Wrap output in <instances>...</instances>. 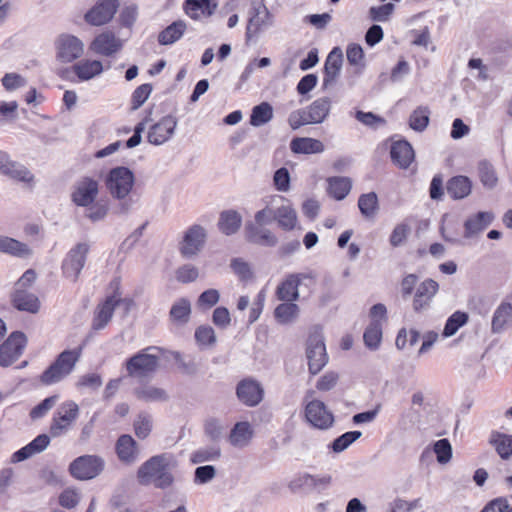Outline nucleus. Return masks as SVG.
<instances>
[{
    "mask_svg": "<svg viewBox=\"0 0 512 512\" xmlns=\"http://www.w3.org/2000/svg\"><path fill=\"white\" fill-rule=\"evenodd\" d=\"M177 460L171 453H161L146 460L137 470V480L142 485L165 489L174 482L173 470Z\"/></svg>",
    "mask_w": 512,
    "mask_h": 512,
    "instance_id": "1",
    "label": "nucleus"
},
{
    "mask_svg": "<svg viewBox=\"0 0 512 512\" xmlns=\"http://www.w3.org/2000/svg\"><path fill=\"white\" fill-rule=\"evenodd\" d=\"M83 346L62 351L55 361L41 374L40 381L44 385L60 382L72 373L81 358Z\"/></svg>",
    "mask_w": 512,
    "mask_h": 512,
    "instance_id": "2",
    "label": "nucleus"
},
{
    "mask_svg": "<svg viewBox=\"0 0 512 512\" xmlns=\"http://www.w3.org/2000/svg\"><path fill=\"white\" fill-rule=\"evenodd\" d=\"M274 23L275 17L265 5L264 0L252 1L248 11L245 32L246 42H249L264 30L274 26Z\"/></svg>",
    "mask_w": 512,
    "mask_h": 512,
    "instance_id": "3",
    "label": "nucleus"
},
{
    "mask_svg": "<svg viewBox=\"0 0 512 512\" xmlns=\"http://www.w3.org/2000/svg\"><path fill=\"white\" fill-rule=\"evenodd\" d=\"M159 353L158 347H147L130 357V378L150 377L159 365Z\"/></svg>",
    "mask_w": 512,
    "mask_h": 512,
    "instance_id": "4",
    "label": "nucleus"
},
{
    "mask_svg": "<svg viewBox=\"0 0 512 512\" xmlns=\"http://www.w3.org/2000/svg\"><path fill=\"white\" fill-rule=\"evenodd\" d=\"M56 60L68 64L79 59L84 53V43L78 37L63 33L54 42Z\"/></svg>",
    "mask_w": 512,
    "mask_h": 512,
    "instance_id": "5",
    "label": "nucleus"
},
{
    "mask_svg": "<svg viewBox=\"0 0 512 512\" xmlns=\"http://www.w3.org/2000/svg\"><path fill=\"white\" fill-rule=\"evenodd\" d=\"M104 469V460L97 455H83L73 460L69 466L71 475L79 480L97 477Z\"/></svg>",
    "mask_w": 512,
    "mask_h": 512,
    "instance_id": "6",
    "label": "nucleus"
},
{
    "mask_svg": "<svg viewBox=\"0 0 512 512\" xmlns=\"http://www.w3.org/2000/svg\"><path fill=\"white\" fill-rule=\"evenodd\" d=\"M79 416V407L74 401L62 403L51 422L50 433L53 437H58L66 432Z\"/></svg>",
    "mask_w": 512,
    "mask_h": 512,
    "instance_id": "7",
    "label": "nucleus"
},
{
    "mask_svg": "<svg viewBox=\"0 0 512 512\" xmlns=\"http://www.w3.org/2000/svg\"><path fill=\"white\" fill-rule=\"evenodd\" d=\"M305 418L315 428L327 430L334 424V415L320 400L307 401L305 405Z\"/></svg>",
    "mask_w": 512,
    "mask_h": 512,
    "instance_id": "8",
    "label": "nucleus"
},
{
    "mask_svg": "<svg viewBox=\"0 0 512 512\" xmlns=\"http://www.w3.org/2000/svg\"><path fill=\"white\" fill-rule=\"evenodd\" d=\"M207 238V232L204 227L194 224L184 233L183 240L180 243L179 251L185 258L196 256L204 247Z\"/></svg>",
    "mask_w": 512,
    "mask_h": 512,
    "instance_id": "9",
    "label": "nucleus"
},
{
    "mask_svg": "<svg viewBox=\"0 0 512 512\" xmlns=\"http://www.w3.org/2000/svg\"><path fill=\"white\" fill-rule=\"evenodd\" d=\"M306 355L309 371L315 375L319 373L328 362L326 347L320 334L310 335L307 341Z\"/></svg>",
    "mask_w": 512,
    "mask_h": 512,
    "instance_id": "10",
    "label": "nucleus"
},
{
    "mask_svg": "<svg viewBox=\"0 0 512 512\" xmlns=\"http://www.w3.org/2000/svg\"><path fill=\"white\" fill-rule=\"evenodd\" d=\"M120 6L119 0H98L84 15L85 21L92 26L109 23Z\"/></svg>",
    "mask_w": 512,
    "mask_h": 512,
    "instance_id": "11",
    "label": "nucleus"
},
{
    "mask_svg": "<svg viewBox=\"0 0 512 512\" xmlns=\"http://www.w3.org/2000/svg\"><path fill=\"white\" fill-rule=\"evenodd\" d=\"M27 338L24 333L13 332L8 339L0 345V365L10 366L22 355Z\"/></svg>",
    "mask_w": 512,
    "mask_h": 512,
    "instance_id": "12",
    "label": "nucleus"
},
{
    "mask_svg": "<svg viewBox=\"0 0 512 512\" xmlns=\"http://www.w3.org/2000/svg\"><path fill=\"white\" fill-rule=\"evenodd\" d=\"M88 251L89 246L86 243H79L69 251L62 265L66 278L76 282L85 265Z\"/></svg>",
    "mask_w": 512,
    "mask_h": 512,
    "instance_id": "13",
    "label": "nucleus"
},
{
    "mask_svg": "<svg viewBox=\"0 0 512 512\" xmlns=\"http://www.w3.org/2000/svg\"><path fill=\"white\" fill-rule=\"evenodd\" d=\"M236 395L244 405L255 407L262 401L264 390L258 381L245 378L237 384Z\"/></svg>",
    "mask_w": 512,
    "mask_h": 512,
    "instance_id": "14",
    "label": "nucleus"
},
{
    "mask_svg": "<svg viewBox=\"0 0 512 512\" xmlns=\"http://www.w3.org/2000/svg\"><path fill=\"white\" fill-rule=\"evenodd\" d=\"M177 119L172 115L164 116L159 122L152 125L148 131V141L154 145L167 142L174 134Z\"/></svg>",
    "mask_w": 512,
    "mask_h": 512,
    "instance_id": "15",
    "label": "nucleus"
},
{
    "mask_svg": "<svg viewBox=\"0 0 512 512\" xmlns=\"http://www.w3.org/2000/svg\"><path fill=\"white\" fill-rule=\"evenodd\" d=\"M122 46L123 42L113 32L104 31L94 38L89 49L98 55L111 56L117 53Z\"/></svg>",
    "mask_w": 512,
    "mask_h": 512,
    "instance_id": "16",
    "label": "nucleus"
},
{
    "mask_svg": "<svg viewBox=\"0 0 512 512\" xmlns=\"http://www.w3.org/2000/svg\"><path fill=\"white\" fill-rule=\"evenodd\" d=\"M439 285L433 279H426L418 285L413 299V310L417 313L430 307L433 297L438 292Z\"/></svg>",
    "mask_w": 512,
    "mask_h": 512,
    "instance_id": "17",
    "label": "nucleus"
},
{
    "mask_svg": "<svg viewBox=\"0 0 512 512\" xmlns=\"http://www.w3.org/2000/svg\"><path fill=\"white\" fill-rule=\"evenodd\" d=\"M309 278L308 274H289L276 289V297L280 301H296L299 298V285L302 280Z\"/></svg>",
    "mask_w": 512,
    "mask_h": 512,
    "instance_id": "18",
    "label": "nucleus"
},
{
    "mask_svg": "<svg viewBox=\"0 0 512 512\" xmlns=\"http://www.w3.org/2000/svg\"><path fill=\"white\" fill-rule=\"evenodd\" d=\"M106 186L113 197L125 198L128 195V168L112 169L106 179Z\"/></svg>",
    "mask_w": 512,
    "mask_h": 512,
    "instance_id": "19",
    "label": "nucleus"
},
{
    "mask_svg": "<svg viewBox=\"0 0 512 512\" xmlns=\"http://www.w3.org/2000/svg\"><path fill=\"white\" fill-rule=\"evenodd\" d=\"M343 64V52L341 48L334 47L328 54L324 64L323 86L328 88L333 86L340 74Z\"/></svg>",
    "mask_w": 512,
    "mask_h": 512,
    "instance_id": "20",
    "label": "nucleus"
},
{
    "mask_svg": "<svg viewBox=\"0 0 512 512\" xmlns=\"http://www.w3.org/2000/svg\"><path fill=\"white\" fill-rule=\"evenodd\" d=\"M98 194V183L91 178L80 180L72 194L73 202L78 206H88L95 200Z\"/></svg>",
    "mask_w": 512,
    "mask_h": 512,
    "instance_id": "21",
    "label": "nucleus"
},
{
    "mask_svg": "<svg viewBox=\"0 0 512 512\" xmlns=\"http://www.w3.org/2000/svg\"><path fill=\"white\" fill-rule=\"evenodd\" d=\"M494 220L492 212H478L464 222V237L471 239L482 233Z\"/></svg>",
    "mask_w": 512,
    "mask_h": 512,
    "instance_id": "22",
    "label": "nucleus"
},
{
    "mask_svg": "<svg viewBox=\"0 0 512 512\" xmlns=\"http://www.w3.org/2000/svg\"><path fill=\"white\" fill-rule=\"evenodd\" d=\"M119 302V295L115 293L107 297L102 304L98 305L92 322V328L94 330H101L108 324Z\"/></svg>",
    "mask_w": 512,
    "mask_h": 512,
    "instance_id": "23",
    "label": "nucleus"
},
{
    "mask_svg": "<svg viewBox=\"0 0 512 512\" xmlns=\"http://www.w3.org/2000/svg\"><path fill=\"white\" fill-rule=\"evenodd\" d=\"M217 0H185L184 11L193 20L210 17L217 8Z\"/></svg>",
    "mask_w": 512,
    "mask_h": 512,
    "instance_id": "24",
    "label": "nucleus"
},
{
    "mask_svg": "<svg viewBox=\"0 0 512 512\" xmlns=\"http://www.w3.org/2000/svg\"><path fill=\"white\" fill-rule=\"evenodd\" d=\"M245 237L251 243L268 247H274L278 242L276 236L270 230L253 222L246 224Z\"/></svg>",
    "mask_w": 512,
    "mask_h": 512,
    "instance_id": "25",
    "label": "nucleus"
},
{
    "mask_svg": "<svg viewBox=\"0 0 512 512\" xmlns=\"http://www.w3.org/2000/svg\"><path fill=\"white\" fill-rule=\"evenodd\" d=\"M71 71L79 81H89L103 72V64L99 60L83 59L76 62Z\"/></svg>",
    "mask_w": 512,
    "mask_h": 512,
    "instance_id": "26",
    "label": "nucleus"
},
{
    "mask_svg": "<svg viewBox=\"0 0 512 512\" xmlns=\"http://www.w3.org/2000/svg\"><path fill=\"white\" fill-rule=\"evenodd\" d=\"M130 385H133V393L135 397L144 402H162L168 399V394L162 388L153 386L149 383H139L135 385L134 382L130 381Z\"/></svg>",
    "mask_w": 512,
    "mask_h": 512,
    "instance_id": "27",
    "label": "nucleus"
},
{
    "mask_svg": "<svg viewBox=\"0 0 512 512\" xmlns=\"http://www.w3.org/2000/svg\"><path fill=\"white\" fill-rule=\"evenodd\" d=\"M254 436V430L247 421L237 422L230 431L229 443L236 448L247 447Z\"/></svg>",
    "mask_w": 512,
    "mask_h": 512,
    "instance_id": "28",
    "label": "nucleus"
},
{
    "mask_svg": "<svg viewBox=\"0 0 512 512\" xmlns=\"http://www.w3.org/2000/svg\"><path fill=\"white\" fill-rule=\"evenodd\" d=\"M391 159L401 169H406L414 160V150L407 141H397L391 146Z\"/></svg>",
    "mask_w": 512,
    "mask_h": 512,
    "instance_id": "29",
    "label": "nucleus"
},
{
    "mask_svg": "<svg viewBox=\"0 0 512 512\" xmlns=\"http://www.w3.org/2000/svg\"><path fill=\"white\" fill-rule=\"evenodd\" d=\"M50 443V438L46 434L38 435L28 445L15 452L12 456L13 462L24 461L31 456L44 451Z\"/></svg>",
    "mask_w": 512,
    "mask_h": 512,
    "instance_id": "30",
    "label": "nucleus"
},
{
    "mask_svg": "<svg viewBox=\"0 0 512 512\" xmlns=\"http://www.w3.org/2000/svg\"><path fill=\"white\" fill-rule=\"evenodd\" d=\"M12 302L15 308L20 311H26L29 313H37L40 309V302L36 295L27 292L24 289H16Z\"/></svg>",
    "mask_w": 512,
    "mask_h": 512,
    "instance_id": "31",
    "label": "nucleus"
},
{
    "mask_svg": "<svg viewBox=\"0 0 512 512\" xmlns=\"http://www.w3.org/2000/svg\"><path fill=\"white\" fill-rule=\"evenodd\" d=\"M290 149L295 154H318L324 151L325 146L318 139L297 137L290 142Z\"/></svg>",
    "mask_w": 512,
    "mask_h": 512,
    "instance_id": "32",
    "label": "nucleus"
},
{
    "mask_svg": "<svg viewBox=\"0 0 512 512\" xmlns=\"http://www.w3.org/2000/svg\"><path fill=\"white\" fill-rule=\"evenodd\" d=\"M448 195L454 200L466 198L472 190V183L466 176H455L448 180L446 185Z\"/></svg>",
    "mask_w": 512,
    "mask_h": 512,
    "instance_id": "33",
    "label": "nucleus"
},
{
    "mask_svg": "<svg viewBox=\"0 0 512 512\" xmlns=\"http://www.w3.org/2000/svg\"><path fill=\"white\" fill-rule=\"evenodd\" d=\"M331 109V100L328 97L318 98L307 108L308 119L312 124L322 123L329 115Z\"/></svg>",
    "mask_w": 512,
    "mask_h": 512,
    "instance_id": "34",
    "label": "nucleus"
},
{
    "mask_svg": "<svg viewBox=\"0 0 512 512\" xmlns=\"http://www.w3.org/2000/svg\"><path fill=\"white\" fill-rule=\"evenodd\" d=\"M187 25L183 20H178L167 26L158 35L161 45H171L178 41L186 31Z\"/></svg>",
    "mask_w": 512,
    "mask_h": 512,
    "instance_id": "35",
    "label": "nucleus"
},
{
    "mask_svg": "<svg viewBox=\"0 0 512 512\" xmlns=\"http://www.w3.org/2000/svg\"><path fill=\"white\" fill-rule=\"evenodd\" d=\"M274 310V317L280 324H290L296 321L299 316L300 308L293 301H284Z\"/></svg>",
    "mask_w": 512,
    "mask_h": 512,
    "instance_id": "36",
    "label": "nucleus"
},
{
    "mask_svg": "<svg viewBox=\"0 0 512 512\" xmlns=\"http://www.w3.org/2000/svg\"><path fill=\"white\" fill-rule=\"evenodd\" d=\"M191 314V304L186 298L177 300L170 309V319L176 325L182 326L188 323Z\"/></svg>",
    "mask_w": 512,
    "mask_h": 512,
    "instance_id": "37",
    "label": "nucleus"
},
{
    "mask_svg": "<svg viewBox=\"0 0 512 512\" xmlns=\"http://www.w3.org/2000/svg\"><path fill=\"white\" fill-rule=\"evenodd\" d=\"M242 218L236 211H224L220 215L219 229L226 235H232L236 233L241 226Z\"/></svg>",
    "mask_w": 512,
    "mask_h": 512,
    "instance_id": "38",
    "label": "nucleus"
},
{
    "mask_svg": "<svg viewBox=\"0 0 512 512\" xmlns=\"http://www.w3.org/2000/svg\"><path fill=\"white\" fill-rule=\"evenodd\" d=\"M512 322V305L510 303H502L494 312L492 318V331L501 332L504 327Z\"/></svg>",
    "mask_w": 512,
    "mask_h": 512,
    "instance_id": "39",
    "label": "nucleus"
},
{
    "mask_svg": "<svg viewBox=\"0 0 512 512\" xmlns=\"http://www.w3.org/2000/svg\"><path fill=\"white\" fill-rule=\"evenodd\" d=\"M490 443L495 447L502 459H508L512 455V435L493 432Z\"/></svg>",
    "mask_w": 512,
    "mask_h": 512,
    "instance_id": "40",
    "label": "nucleus"
},
{
    "mask_svg": "<svg viewBox=\"0 0 512 512\" xmlns=\"http://www.w3.org/2000/svg\"><path fill=\"white\" fill-rule=\"evenodd\" d=\"M273 118V108L268 102H262L253 107L250 115V124L254 127L262 126Z\"/></svg>",
    "mask_w": 512,
    "mask_h": 512,
    "instance_id": "41",
    "label": "nucleus"
},
{
    "mask_svg": "<svg viewBox=\"0 0 512 512\" xmlns=\"http://www.w3.org/2000/svg\"><path fill=\"white\" fill-rule=\"evenodd\" d=\"M278 225L284 230H292L297 222L296 211L290 205H281L276 208Z\"/></svg>",
    "mask_w": 512,
    "mask_h": 512,
    "instance_id": "42",
    "label": "nucleus"
},
{
    "mask_svg": "<svg viewBox=\"0 0 512 512\" xmlns=\"http://www.w3.org/2000/svg\"><path fill=\"white\" fill-rule=\"evenodd\" d=\"M358 207L364 217L373 218L378 211V197L376 193L362 194L358 199Z\"/></svg>",
    "mask_w": 512,
    "mask_h": 512,
    "instance_id": "43",
    "label": "nucleus"
},
{
    "mask_svg": "<svg viewBox=\"0 0 512 512\" xmlns=\"http://www.w3.org/2000/svg\"><path fill=\"white\" fill-rule=\"evenodd\" d=\"M329 193L337 200L344 199L351 190V181L346 177H332L328 180Z\"/></svg>",
    "mask_w": 512,
    "mask_h": 512,
    "instance_id": "44",
    "label": "nucleus"
},
{
    "mask_svg": "<svg viewBox=\"0 0 512 512\" xmlns=\"http://www.w3.org/2000/svg\"><path fill=\"white\" fill-rule=\"evenodd\" d=\"M478 174L479 179L485 188L493 189L497 185V173L491 163L487 161H481L478 165Z\"/></svg>",
    "mask_w": 512,
    "mask_h": 512,
    "instance_id": "45",
    "label": "nucleus"
},
{
    "mask_svg": "<svg viewBox=\"0 0 512 512\" xmlns=\"http://www.w3.org/2000/svg\"><path fill=\"white\" fill-rule=\"evenodd\" d=\"M0 251L18 257L29 254L27 245L6 236H0Z\"/></svg>",
    "mask_w": 512,
    "mask_h": 512,
    "instance_id": "46",
    "label": "nucleus"
},
{
    "mask_svg": "<svg viewBox=\"0 0 512 512\" xmlns=\"http://www.w3.org/2000/svg\"><path fill=\"white\" fill-rule=\"evenodd\" d=\"M382 338L381 324L378 320H373L366 328L363 339L365 345L372 350L378 348Z\"/></svg>",
    "mask_w": 512,
    "mask_h": 512,
    "instance_id": "47",
    "label": "nucleus"
},
{
    "mask_svg": "<svg viewBox=\"0 0 512 512\" xmlns=\"http://www.w3.org/2000/svg\"><path fill=\"white\" fill-rule=\"evenodd\" d=\"M430 111L427 107H418L410 115L409 126L411 129L422 132L429 124Z\"/></svg>",
    "mask_w": 512,
    "mask_h": 512,
    "instance_id": "48",
    "label": "nucleus"
},
{
    "mask_svg": "<svg viewBox=\"0 0 512 512\" xmlns=\"http://www.w3.org/2000/svg\"><path fill=\"white\" fill-rule=\"evenodd\" d=\"M468 321V314L461 311L453 313L446 321L443 335L445 337L453 336L460 327L465 325Z\"/></svg>",
    "mask_w": 512,
    "mask_h": 512,
    "instance_id": "49",
    "label": "nucleus"
},
{
    "mask_svg": "<svg viewBox=\"0 0 512 512\" xmlns=\"http://www.w3.org/2000/svg\"><path fill=\"white\" fill-rule=\"evenodd\" d=\"M221 450L218 446H210L196 450L191 455V461L195 464L219 459Z\"/></svg>",
    "mask_w": 512,
    "mask_h": 512,
    "instance_id": "50",
    "label": "nucleus"
},
{
    "mask_svg": "<svg viewBox=\"0 0 512 512\" xmlns=\"http://www.w3.org/2000/svg\"><path fill=\"white\" fill-rule=\"evenodd\" d=\"M346 56L349 64L355 66L357 72H361L365 68L364 52L360 45H348L346 50Z\"/></svg>",
    "mask_w": 512,
    "mask_h": 512,
    "instance_id": "51",
    "label": "nucleus"
},
{
    "mask_svg": "<svg viewBox=\"0 0 512 512\" xmlns=\"http://www.w3.org/2000/svg\"><path fill=\"white\" fill-rule=\"evenodd\" d=\"M135 435L140 439H145L151 432L152 419L147 413H140L134 420Z\"/></svg>",
    "mask_w": 512,
    "mask_h": 512,
    "instance_id": "52",
    "label": "nucleus"
},
{
    "mask_svg": "<svg viewBox=\"0 0 512 512\" xmlns=\"http://www.w3.org/2000/svg\"><path fill=\"white\" fill-rule=\"evenodd\" d=\"M361 435L362 433L360 431L346 432L332 442L331 448L336 453L342 452L347 449L353 442L358 440Z\"/></svg>",
    "mask_w": 512,
    "mask_h": 512,
    "instance_id": "53",
    "label": "nucleus"
},
{
    "mask_svg": "<svg viewBox=\"0 0 512 512\" xmlns=\"http://www.w3.org/2000/svg\"><path fill=\"white\" fill-rule=\"evenodd\" d=\"M3 174L22 182H31L33 180L32 173L25 166L16 162H12Z\"/></svg>",
    "mask_w": 512,
    "mask_h": 512,
    "instance_id": "54",
    "label": "nucleus"
},
{
    "mask_svg": "<svg viewBox=\"0 0 512 512\" xmlns=\"http://www.w3.org/2000/svg\"><path fill=\"white\" fill-rule=\"evenodd\" d=\"M175 277L180 283H191L198 279L199 269L192 264H184L176 270Z\"/></svg>",
    "mask_w": 512,
    "mask_h": 512,
    "instance_id": "55",
    "label": "nucleus"
},
{
    "mask_svg": "<svg viewBox=\"0 0 512 512\" xmlns=\"http://www.w3.org/2000/svg\"><path fill=\"white\" fill-rule=\"evenodd\" d=\"M58 400L57 395H53L50 397L45 398L41 403L36 405L31 411H30V417L33 420L42 418L45 416L56 404Z\"/></svg>",
    "mask_w": 512,
    "mask_h": 512,
    "instance_id": "56",
    "label": "nucleus"
},
{
    "mask_svg": "<svg viewBox=\"0 0 512 512\" xmlns=\"http://www.w3.org/2000/svg\"><path fill=\"white\" fill-rule=\"evenodd\" d=\"M230 267L233 272L239 277L242 281H248L252 278L253 273L250 268V265L241 258H234L231 260Z\"/></svg>",
    "mask_w": 512,
    "mask_h": 512,
    "instance_id": "57",
    "label": "nucleus"
},
{
    "mask_svg": "<svg viewBox=\"0 0 512 512\" xmlns=\"http://www.w3.org/2000/svg\"><path fill=\"white\" fill-rule=\"evenodd\" d=\"M434 452L437 457V461L441 464H445L450 461L452 457V447L447 439H440L434 444Z\"/></svg>",
    "mask_w": 512,
    "mask_h": 512,
    "instance_id": "58",
    "label": "nucleus"
},
{
    "mask_svg": "<svg viewBox=\"0 0 512 512\" xmlns=\"http://www.w3.org/2000/svg\"><path fill=\"white\" fill-rule=\"evenodd\" d=\"M80 494L76 489L67 488L59 495V504L66 509L75 508L80 502Z\"/></svg>",
    "mask_w": 512,
    "mask_h": 512,
    "instance_id": "59",
    "label": "nucleus"
},
{
    "mask_svg": "<svg viewBox=\"0 0 512 512\" xmlns=\"http://www.w3.org/2000/svg\"><path fill=\"white\" fill-rule=\"evenodd\" d=\"M195 339L199 345L208 346L216 341L214 329L211 326H200L195 331Z\"/></svg>",
    "mask_w": 512,
    "mask_h": 512,
    "instance_id": "60",
    "label": "nucleus"
},
{
    "mask_svg": "<svg viewBox=\"0 0 512 512\" xmlns=\"http://www.w3.org/2000/svg\"><path fill=\"white\" fill-rule=\"evenodd\" d=\"M355 118L363 125L371 128H376L379 125H384L386 123L385 119L382 117L377 116L372 112H363L360 110L356 111Z\"/></svg>",
    "mask_w": 512,
    "mask_h": 512,
    "instance_id": "61",
    "label": "nucleus"
},
{
    "mask_svg": "<svg viewBox=\"0 0 512 512\" xmlns=\"http://www.w3.org/2000/svg\"><path fill=\"white\" fill-rule=\"evenodd\" d=\"M219 299L220 294L218 290L208 289L199 295L197 305L201 308H211L218 303Z\"/></svg>",
    "mask_w": 512,
    "mask_h": 512,
    "instance_id": "62",
    "label": "nucleus"
},
{
    "mask_svg": "<svg viewBox=\"0 0 512 512\" xmlns=\"http://www.w3.org/2000/svg\"><path fill=\"white\" fill-rule=\"evenodd\" d=\"M205 434L213 441H217L223 434V425L218 419L210 418L204 425Z\"/></svg>",
    "mask_w": 512,
    "mask_h": 512,
    "instance_id": "63",
    "label": "nucleus"
},
{
    "mask_svg": "<svg viewBox=\"0 0 512 512\" xmlns=\"http://www.w3.org/2000/svg\"><path fill=\"white\" fill-rule=\"evenodd\" d=\"M274 185L278 191L286 192L290 188V174L287 168L282 167L274 173Z\"/></svg>",
    "mask_w": 512,
    "mask_h": 512,
    "instance_id": "64",
    "label": "nucleus"
}]
</instances>
